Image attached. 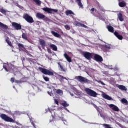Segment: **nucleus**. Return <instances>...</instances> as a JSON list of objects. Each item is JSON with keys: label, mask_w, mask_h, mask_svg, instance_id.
<instances>
[{"label": "nucleus", "mask_w": 128, "mask_h": 128, "mask_svg": "<svg viewBox=\"0 0 128 128\" xmlns=\"http://www.w3.org/2000/svg\"><path fill=\"white\" fill-rule=\"evenodd\" d=\"M38 70L41 72H42V74H45L46 76H54V71L52 70H48L46 68H42V67H39Z\"/></svg>", "instance_id": "nucleus-1"}, {"label": "nucleus", "mask_w": 128, "mask_h": 128, "mask_svg": "<svg viewBox=\"0 0 128 128\" xmlns=\"http://www.w3.org/2000/svg\"><path fill=\"white\" fill-rule=\"evenodd\" d=\"M84 91L88 94V96H93L94 98H96V96H98V93L94 92L92 90L90 89L89 88H86L84 89Z\"/></svg>", "instance_id": "nucleus-2"}, {"label": "nucleus", "mask_w": 128, "mask_h": 128, "mask_svg": "<svg viewBox=\"0 0 128 128\" xmlns=\"http://www.w3.org/2000/svg\"><path fill=\"white\" fill-rule=\"evenodd\" d=\"M3 68L6 72H14L16 67L12 64H6L3 66Z\"/></svg>", "instance_id": "nucleus-3"}, {"label": "nucleus", "mask_w": 128, "mask_h": 128, "mask_svg": "<svg viewBox=\"0 0 128 128\" xmlns=\"http://www.w3.org/2000/svg\"><path fill=\"white\" fill-rule=\"evenodd\" d=\"M0 118L4 120V122H14V120L12 118H10V116H6V114H2Z\"/></svg>", "instance_id": "nucleus-4"}, {"label": "nucleus", "mask_w": 128, "mask_h": 128, "mask_svg": "<svg viewBox=\"0 0 128 128\" xmlns=\"http://www.w3.org/2000/svg\"><path fill=\"white\" fill-rule=\"evenodd\" d=\"M23 18L26 20V22H28L29 24H32V22H34L32 17L28 15V14H24L23 16Z\"/></svg>", "instance_id": "nucleus-5"}, {"label": "nucleus", "mask_w": 128, "mask_h": 128, "mask_svg": "<svg viewBox=\"0 0 128 128\" xmlns=\"http://www.w3.org/2000/svg\"><path fill=\"white\" fill-rule=\"evenodd\" d=\"M76 80H77L78 82H80L88 83L90 82V80H88V78L82 77V76H76Z\"/></svg>", "instance_id": "nucleus-6"}, {"label": "nucleus", "mask_w": 128, "mask_h": 128, "mask_svg": "<svg viewBox=\"0 0 128 128\" xmlns=\"http://www.w3.org/2000/svg\"><path fill=\"white\" fill-rule=\"evenodd\" d=\"M42 10H44V12H48V14H52V12H58V10L56 9H52L50 8H48V7L44 8H42Z\"/></svg>", "instance_id": "nucleus-7"}, {"label": "nucleus", "mask_w": 128, "mask_h": 128, "mask_svg": "<svg viewBox=\"0 0 128 128\" xmlns=\"http://www.w3.org/2000/svg\"><path fill=\"white\" fill-rule=\"evenodd\" d=\"M36 17L38 18H40L41 20H44L48 21V18L44 14H42V13L38 12L36 14Z\"/></svg>", "instance_id": "nucleus-8"}, {"label": "nucleus", "mask_w": 128, "mask_h": 128, "mask_svg": "<svg viewBox=\"0 0 128 128\" xmlns=\"http://www.w3.org/2000/svg\"><path fill=\"white\" fill-rule=\"evenodd\" d=\"M83 56L84 58L88 60H90V59L92 58V54L90 52H84L83 54Z\"/></svg>", "instance_id": "nucleus-9"}, {"label": "nucleus", "mask_w": 128, "mask_h": 128, "mask_svg": "<svg viewBox=\"0 0 128 128\" xmlns=\"http://www.w3.org/2000/svg\"><path fill=\"white\" fill-rule=\"evenodd\" d=\"M12 26L14 28L17 30H22V25H20V24H18L16 22H12Z\"/></svg>", "instance_id": "nucleus-10"}, {"label": "nucleus", "mask_w": 128, "mask_h": 128, "mask_svg": "<svg viewBox=\"0 0 128 128\" xmlns=\"http://www.w3.org/2000/svg\"><path fill=\"white\" fill-rule=\"evenodd\" d=\"M94 58L96 62H102L103 60L102 57L98 54H94Z\"/></svg>", "instance_id": "nucleus-11"}, {"label": "nucleus", "mask_w": 128, "mask_h": 128, "mask_svg": "<svg viewBox=\"0 0 128 128\" xmlns=\"http://www.w3.org/2000/svg\"><path fill=\"white\" fill-rule=\"evenodd\" d=\"M109 106L110 108H112V110L114 112H118V110H120V109L118 108L114 104H110L109 105Z\"/></svg>", "instance_id": "nucleus-12"}, {"label": "nucleus", "mask_w": 128, "mask_h": 128, "mask_svg": "<svg viewBox=\"0 0 128 128\" xmlns=\"http://www.w3.org/2000/svg\"><path fill=\"white\" fill-rule=\"evenodd\" d=\"M114 34L117 37L118 40H122L124 38V37L120 35V34H118V33L116 31H115L114 32Z\"/></svg>", "instance_id": "nucleus-13"}, {"label": "nucleus", "mask_w": 128, "mask_h": 128, "mask_svg": "<svg viewBox=\"0 0 128 128\" xmlns=\"http://www.w3.org/2000/svg\"><path fill=\"white\" fill-rule=\"evenodd\" d=\"M64 56L68 62H72V58L70 57L66 53L64 54Z\"/></svg>", "instance_id": "nucleus-14"}, {"label": "nucleus", "mask_w": 128, "mask_h": 128, "mask_svg": "<svg viewBox=\"0 0 128 128\" xmlns=\"http://www.w3.org/2000/svg\"><path fill=\"white\" fill-rule=\"evenodd\" d=\"M51 34L56 38H60L62 37L60 34H58V33L56 32L54 30L51 31Z\"/></svg>", "instance_id": "nucleus-15"}, {"label": "nucleus", "mask_w": 128, "mask_h": 128, "mask_svg": "<svg viewBox=\"0 0 128 128\" xmlns=\"http://www.w3.org/2000/svg\"><path fill=\"white\" fill-rule=\"evenodd\" d=\"M118 6L120 8H124L126 6V2L124 0H122L121 2H118Z\"/></svg>", "instance_id": "nucleus-16"}, {"label": "nucleus", "mask_w": 128, "mask_h": 128, "mask_svg": "<svg viewBox=\"0 0 128 128\" xmlns=\"http://www.w3.org/2000/svg\"><path fill=\"white\" fill-rule=\"evenodd\" d=\"M39 42L40 44V46H42V48H45L46 47V41H44L43 39H40L39 40Z\"/></svg>", "instance_id": "nucleus-17"}, {"label": "nucleus", "mask_w": 128, "mask_h": 128, "mask_svg": "<svg viewBox=\"0 0 128 128\" xmlns=\"http://www.w3.org/2000/svg\"><path fill=\"white\" fill-rule=\"evenodd\" d=\"M117 88H119V90H125L126 92L128 90V88H126V86L123 85H118L117 86Z\"/></svg>", "instance_id": "nucleus-18"}, {"label": "nucleus", "mask_w": 128, "mask_h": 128, "mask_svg": "<svg viewBox=\"0 0 128 128\" xmlns=\"http://www.w3.org/2000/svg\"><path fill=\"white\" fill-rule=\"evenodd\" d=\"M102 98H105L106 100H112V97L108 96L106 94H102Z\"/></svg>", "instance_id": "nucleus-19"}, {"label": "nucleus", "mask_w": 128, "mask_h": 128, "mask_svg": "<svg viewBox=\"0 0 128 128\" xmlns=\"http://www.w3.org/2000/svg\"><path fill=\"white\" fill-rule=\"evenodd\" d=\"M58 64L59 68H60V70L61 72H66V68H64V66H62V64H60V62H58Z\"/></svg>", "instance_id": "nucleus-20"}, {"label": "nucleus", "mask_w": 128, "mask_h": 128, "mask_svg": "<svg viewBox=\"0 0 128 128\" xmlns=\"http://www.w3.org/2000/svg\"><path fill=\"white\" fill-rule=\"evenodd\" d=\"M50 48L54 52H56V50H58V47L54 44H50Z\"/></svg>", "instance_id": "nucleus-21"}, {"label": "nucleus", "mask_w": 128, "mask_h": 128, "mask_svg": "<svg viewBox=\"0 0 128 128\" xmlns=\"http://www.w3.org/2000/svg\"><path fill=\"white\" fill-rule=\"evenodd\" d=\"M0 28H3V30H8V26L4 24L3 23H2L1 22H0Z\"/></svg>", "instance_id": "nucleus-22"}, {"label": "nucleus", "mask_w": 128, "mask_h": 128, "mask_svg": "<svg viewBox=\"0 0 128 128\" xmlns=\"http://www.w3.org/2000/svg\"><path fill=\"white\" fill-rule=\"evenodd\" d=\"M66 16H70V14H72L74 16V13L72 11V10H66L65 12Z\"/></svg>", "instance_id": "nucleus-23"}, {"label": "nucleus", "mask_w": 128, "mask_h": 128, "mask_svg": "<svg viewBox=\"0 0 128 128\" xmlns=\"http://www.w3.org/2000/svg\"><path fill=\"white\" fill-rule=\"evenodd\" d=\"M118 18H119L120 22H124V18H122V14L120 12L118 14Z\"/></svg>", "instance_id": "nucleus-24"}, {"label": "nucleus", "mask_w": 128, "mask_h": 128, "mask_svg": "<svg viewBox=\"0 0 128 128\" xmlns=\"http://www.w3.org/2000/svg\"><path fill=\"white\" fill-rule=\"evenodd\" d=\"M107 28H108V32H114V27H112V26H107Z\"/></svg>", "instance_id": "nucleus-25"}, {"label": "nucleus", "mask_w": 128, "mask_h": 128, "mask_svg": "<svg viewBox=\"0 0 128 128\" xmlns=\"http://www.w3.org/2000/svg\"><path fill=\"white\" fill-rule=\"evenodd\" d=\"M76 2H78V4L80 8H84V5H82V0H75Z\"/></svg>", "instance_id": "nucleus-26"}, {"label": "nucleus", "mask_w": 128, "mask_h": 128, "mask_svg": "<svg viewBox=\"0 0 128 128\" xmlns=\"http://www.w3.org/2000/svg\"><path fill=\"white\" fill-rule=\"evenodd\" d=\"M54 92H56V94H62V90H61L60 89H56V88H54Z\"/></svg>", "instance_id": "nucleus-27"}, {"label": "nucleus", "mask_w": 128, "mask_h": 128, "mask_svg": "<svg viewBox=\"0 0 128 128\" xmlns=\"http://www.w3.org/2000/svg\"><path fill=\"white\" fill-rule=\"evenodd\" d=\"M110 48V46L108 44H105L104 45V52H108V50Z\"/></svg>", "instance_id": "nucleus-28"}, {"label": "nucleus", "mask_w": 128, "mask_h": 128, "mask_svg": "<svg viewBox=\"0 0 128 128\" xmlns=\"http://www.w3.org/2000/svg\"><path fill=\"white\" fill-rule=\"evenodd\" d=\"M121 102L122 104H124L126 106H128V100H126V99L123 98L121 100Z\"/></svg>", "instance_id": "nucleus-29"}, {"label": "nucleus", "mask_w": 128, "mask_h": 128, "mask_svg": "<svg viewBox=\"0 0 128 128\" xmlns=\"http://www.w3.org/2000/svg\"><path fill=\"white\" fill-rule=\"evenodd\" d=\"M22 38H23V40H28V35H26V33H22Z\"/></svg>", "instance_id": "nucleus-30"}, {"label": "nucleus", "mask_w": 128, "mask_h": 128, "mask_svg": "<svg viewBox=\"0 0 128 128\" xmlns=\"http://www.w3.org/2000/svg\"><path fill=\"white\" fill-rule=\"evenodd\" d=\"M62 106H64V108H66L67 106H68L70 104H67L66 101H64L62 104Z\"/></svg>", "instance_id": "nucleus-31"}, {"label": "nucleus", "mask_w": 128, "mask_h": 128, "mask_svg": "<svg viewBox=\"0 0 128 128\" xmlns=\"http://www.w3.org/2000/svg\"><path fill=\"white\" fill-rule=\"evenodd\" d=\"M33 2L36 4L38 6H40L42 4V1L40 0H33Z\"/></svg>", "instance_id": "nucleus-32"}, {"label": "nucleus", "mask_w": 128, "mask_h": 128, "mask_svg": "<svg viewBox=\"0 0 128 128\" xmlns=\"http://www.w3.org/2000/svg\"><path fill=\"white\" fill-rule=\"evenodd\" d=\"M6 42H7L8 44L10 46H12V42L10 41V40L8 39H6Z\"/></svg>", "instance_id": "nucleus-33"}, {"label": "nucleus", "mask_w": 128, "mask_h": 128, "mask_svg": "<svg viewBox=\"0 0 128 128\" xmlns=\"http://www.w3.org/2000/svg\"><path fill=\"white\" fill-rule=\"evenodd\" d=\"M42 78L45 82H50V78L48 77L45 76L44 75H43Z\"/></svg>", "instance_id": "nucleus-34"}, {"label": "nucleus", "mask_w": 128, "mask_h": 128, "mask_svg": "<svg viewBox=\"0 0 128 128\" xmlns=\"http://www.w3.org/2000/svg\"><path fill=\"white\" fill-rule=\"evenodd\" d=\"M58 76L60 80H66V78L65 77H64V76L62 75H58Z\"/></svg>", "instance_id": "nucleus-35"}, {"label": "nucleus", "mask_w": 128, "mask_h": 128, "mask_svg": "<svg viewBox=\"0 0 128 128\" xmlns=\"http://www.w3.org/2000/svg\"><path fill=\"white\" fill-rule=\"evenodd\" d=\"M76 26H82L83 28H86V26L84 25V24L80 22H78Z\"/></svg>", "instance_id": "nucleus-36"}, {"label": "nucleus", "mask_w": 128, "mask_h": 128, "mask_svg": "<svg viewBox=\"0 0 128 128\" xmlns=\"http://www.w3.org/2000/svg\"><path fill=\"white\" fill-rule=\"evenodd\" d=\"M20 112L18 111H15L13 114V116H20Z\"/></svg>", "instance_id": "nucleus-37"}, {"label": "nucleus", "mask_w": 128, "mask_h": 128, "mask_svg": "<svg viewBox=\"0 0 128 128\" xmlns=\"http://www.w3.org/2000/svg\"><path fill=\"white\" fill-rule=\"evenodd\" d=\"M64 28L67 30H70V27L68 24H66L64 26Z\"/></svg>", "instance_id": "nucleus-38"}, {"label": "nucleus", "mask_w": 128, "mask_h": 128, "mask_svg": "<svg viewBox=\"0 0 128 128\" xmlns=\"http://www.w3.org/2000/svg\"><path fill=\"white\" fill-rule=\"evenodd\" d=\"M18 46L19 48H24V44L20 43L18 44Z\"/></svg>", "instance_id": "nucleus-39"}, {"label": "nucleus", "mask_w": 128, "mask_h": 128, "mask_svg": "<svg viewBox=\"0 0 128 128\" xmlns=\"http://www.w3.org/2000/svg\"><path fill=\"white\" fill-rule=\"evenodd\" d=\"M15 82L16 84H22V80H15Z\"/></svg>", "instance_id": "nucleus-40"}, {"label": "nucleus", "mask_w": 128, "mask_h": 128, "mask_svg": "<svg viewBox=\"0 0 128 128\" xmlns=\"http://www.w3.org/2000/svg\"><path fill=\"white\" fill-rule=\"evenodd\" d=\"M54 102H55V104H56L58 106V100L54 99Z\"/></svg>", "instance_id": "nucleus-41"}, {"label": "nucleus", "mask_w": 128, "mask_h": 128, "mask_svg": "<svg viewBox=\"0 0 128 128\" xmlns=\"http://www.w3.org/2000/svg\"><path fill=\"white\" fill-rule=\"evenodd\" d=\"M10 82L12 83V82H14V78H10Z\"/></svg>", "instance_id": "nucleus-42"}, {"label": "nucleus", "mask_w": 128, "mask_h": 128, "mask_svg": "<svg viewBox=\"0 0 128 128\" xmlns=\"http://www.w3.org/2000/svg\"><path fill=\"white\" fill-rule=\"evenodd\" d=\"M40 24V22L36 21V24H37L38 26V24Z\"/></svg>", "instance_id": "nucleus-43"}, {"label": "nucleus", "mask_w": 128, "mask_h": 128, "mask_svg": "<svg viewBox=\"0 0 128 128\" xmlns=\"http://www.w3.org/2000/svg\"><path fill=\"white\" fill-rule=\"evenodd\" d=\"M48 94H50L52 96H53L54 94L52 92H48Z\"/></svg>", "instance_id": "nucleus-44"}, {"label": "nucleus", "mask_w": 128, "mask_h": 128, "mask_svg": "<svg viewBox=\"0 0 128 128\" xmlns=\"http://www.w3.org/2000/svg\"><path fill=\"white\" fill-rule=\"evenodd\" d=\"M94 10H95L94 8H92L90 10V11H91V12H94Z\"/></svg>", "instance_id": "nucleus-45"}, {"label": "nucleus", "mask_w": 128, "mask_h": 128, "mask_svg": "<svg viewBox=\"0 0 128 128\" xmlns=\"http://www.w3.org/2000/svg\"><path fill=\"white\" fill-rule=\"evenodd\" d=\"M100 82H101L102 84V86H106V84H104V82L100 81Z\"/></svg>", "instance_id": "nucleus-46"}, {"label": "nucleus", "mask_w": 128, "mask_h": 128, "mask_svg": "<svg viewBox=\"0 0 128 128\" xmlns=\"http://www.w3.org/2000/svg\"><path fill=\"white\" fill-rule=\"evenodd\" d=\"M100 116H101V118H103L104 114H102V113H100Z\"/></svg>", "instance_id": "nucleus-47"}, {"label": "nucleus", "mask_w": 128, "mask_h": 128, "mask_svg": "<svg viewBox=\"0 0 128 128\" xmlns=\"http://www.w3.org/2000/svg\"><path fill=\"white\" fill-rule=\"evenodd\" d=\"M118 2H122V0H118Z\"/></svg>", "instance_id": "nucleus-48"}, {"label": "nucleus", "mask_w": 128, "mask_h": 128, "mask_svg": "<svg viewBox=\"0 0 128 128\" xmlns=\"http://www.w3.org/2000/svg\"><path fill=\"white\" fill-rule=\"evenodd\" d=\"M32 126H34V123L32 124Z\"/></svg>", "instance_id": "nucleus-49"}, {"label": "nucleus", "mask_w": 128, "mask_h": 128, "mask_svg": "<svg viewBox=\"0 0 128 128\" xmlns=\"http://www.w3.org/2000/svg\"><path fill=\"white\" fill-rule=\"evenodd\" d=\"M65 110H68V108H66Z\"/></svg>", "instance_id": "nucleus-50"}, {"label": "nucleus", "mask_w": 128, "mask_h": 128, "mask_svg": "<svg viewBox=\"0 0 128 128\" xmlns=\"http://www.w3.org/2000/svg\"><path fill=\"white\" fill-rule=\"evenodd\" d=\"M95 10V12H96V10H96V9H95V10Z\"/></svg>", "instance_id": "nucleus-51"}]
</instances>
